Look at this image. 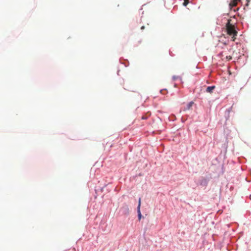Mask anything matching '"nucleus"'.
I'll list each match as a JSON object with an SVG mask.
<instances>
[{
	"mask_svg": "<svg viewBox=\"0 0 251 251\" xmlns=\"http://www.w3.org/2000/svg\"><path fill=\"white\" fill-rule=\"evenodd\" d=\"M141 198H140L139 199V201H138V204L137 208L140 209V208H141Z\"/></svg>",
	"mask_w": 251,
	"mask_h": 251,
	"instance_id": "obj_9",
	"label": "nucleus"
},
{
	"mask_svg": "<svg viewBox=\"0 0 251 251\" xmlns=\"http://www.w3.org/2000/svg\"><path fill=\"white\" fill-rule=\"evenodd\" d=\"M145 28V26H142L141 27V29L142 30L144 29Z\"/></svg>",
	"mask_w": 251,
	"mask_h": 251,
	"instance_id": "obj_13",
	"label": "nucleus"
},
{
	"mask_svg": "<svg viewBox=\"0 0 251 251\" xmlns=\"http://www.w3.org/2000/svg\"><path fill=\"white\" fill-rule=\"evenodd\" d=\"M248 2H249V1H248ZM247 5H248V3H247Z\"/></svg>",
	"mask_w": 251,
	"mask_h": 251,
	"instance_id": "obj_19",
	"label": "nucleus"
},
{
	"mask_svg": "<svg viewBox=\"0 0 251 251\" xmlns=\"http://www.w3.org/2000/svg\"><path fill=\"white\" fill-rule=\"evenodd\" d=\"M160 93L163 94V95H165L166 93H167V91L166 89H161L160 90Z\"/></svg>",
	"mask_w": 251,
	"mask_h": 251,
	"instance_id": "obj_8",
	"label": "nucleus"
},
{
	"mask_svg": "<svg viewBox=\"0 0 251 251\" xmlns=\"http://www.w3.org/2000/svg\"><path fill=\"white\" fill-rule=\"evenodd\" d=\"M176 84H174V87H176Z\"/></svg>",
	"mask_w": 251,
	"mask_h": 251,
	"instance_id": "obj_17",
	"label": "nucleus"
},
{
	"mask_svg": "<svg viewBox=\"0 0 251 251\" xmlns=\"http://www.w3.org/2000/svg\"><path fill=\"white\" fill-rule=\"evenodd\" d=\"M215 86L214 85L211 86H208L206 89V92L207 93H212V91L215 89Z\"/></svg>",
	"mask_w": 251,
	"mask_h": 251,
	"instance_id": "obj_4",
	"label": "nucleus"
},
{
	"mask_svg": "<svg viewBox=\"0 0 251 251\" xmlns=\"http://www.w3.org/2000/svg\"><path fill=\"white\" fill-rule=\"evenodd\" d=\"M194 104V102L193 101L189 102L186 105V107L185 108L186 110H189L191 108V107L192 106L193 104Z\"/></svg>",
	"mask_w": 251,
	"mask_h": 251,
	"instance_id": "obj_7",
	"label": "nucleus"
},
{
	"mask_svg": "<svg viewBox=\"0 0 251 251\" xmlns=\"http://www.w3.org/2000/svg\"><path fill=\"white\" fill-rule=\"evenodd\" d=\"M173 79H174V81H175V80H178L180 82V83H183L181 77L179 76H175V75H174Z\"/></svg>",
	"mask_w": 251,
	"mask_h": 251,
	"instance_id": "obj_5",
	"label": "nucleus"
},
{
	"mask_svg": "<svg viewBox=\"0 0 251 251\" xmlns=\"http://www.w3.org/2000/svg\"><path fill=\"white\" fill-rule=\"evenodd\" d=\"M142 119L143 120H146L147 119V118L146 117H145V116H143L142 118Z\"/></svg>",
	"mask_w": 251,
	"mask_h": 251,
	"instance_id": "obj_11",
	"label": "nucleus"
},
{
	"mask_svg": "<svg viewBox=\"0 0 251 251\" xmlns=\"http://www.w3.org/2000/svg\"><path fill=\"white\" fill-rule=\"evenodd\" d=\"M106 185H107L106 184H105V185H104V186H103L102 188H101V191H102V190H103V188H104V187L106 186Z\"/></svg>",
	"mask_w": 251,
	"mask_h": 251,
	"instance_id": "obj_15",
	"label": "nucleus"
},
{
	"mask_svg": "<svg viewBox=\"0 0 251 251\" xmlns=\"http://www.w3.org/2000/svg\"><path fill=\"white\" fill-rule=\"evenodd\" d=\"M188 3V1H187L186 0H184V1L183 3V5L184 6H186Z\"/></svg>",
	"mask_w": 251,
	"mask_h": 251,
	"instance_id": "obj_10",
	"label": "nucleus"
},
{
	"mask_svg": "<svg viewBox=\"0 0 251 251\" xmlns=\"http://www.w3.org/2000/svg\"><path fill=\"white\" fill-rule=\"evenodd\" d=\"M137 210L138 218L139 220H140L141 219V218H142V217L140 209L137 208Z\"/></svg>",
	"mask_w": 251,
	"mask_h": 251,
	"instance_id": "obj_6",
	"label": "nucleus"
},
{
	"mask_svg": "<svg viewBox=\"0 0 251 251\" xmlns=\"http://www.w3.org/2000/svg\"><path fill=\"white\" fill-rule=\"evenodd\" d=\"M229 59H231V57L229 56Z\"/></svg>",
	"mask_w": 251,
	"mask_h": 251,
	"instance_id": "obj_18",
	"label": "nucleus"
},
{
	"mask_svg": "<svg viewBox=\"0 0 251 251\" xmlns=\"http://www.w3.org/2000/svg\"><path fill=\"white\" fill-rule=\"evenodd\" d=\"M237 3V0H232L229 3V7L231 8L232 7L235 6Z\"/></svg>",
	"mask_w": 251,
	"mask_h": 251,
	"instance_id": "obj_3",
	"label": "nucleus"
},
{
	"mask_svg": "<svg viewBox=\"0 0 251 251\" xmlns=\"http://www.w3.org/2000/svg\"><path fill=\"white\" fill-rule=\"evenodd\" d=\"M122 63L123 64V63ZM123 64L125 65V67H127L128 66V64L127 65L125 63H123Z\"/></svg>",
	"mask_w": 251,
	"mask_h": 251,
	"instance_id": "obj_14",
	"label": "nucleus"
},
{
	"mask_svg": "<svg viewBox=\"0 0 251 251\" xmlns=\"http://www.w3.org/2000/svg\"><path fill=\"white\" fill-rule=\"evenodd\" d=\"M120 214L122 215L128 216L129 215V208L126 203L123 204L119 210Z\"/></svg>",
	"mask_w": 251,
	"mask_h": 251,
	"instance_id": "obj_1",
	"label": "nucleus"
},
{
	"mask_svg": "<svg viewBox=\"0 0 251 251\" xmlns=\"http://www.w3.org/2000/svg\"><path fill=\"white\" fill-rule=\"evenodd\" d=\"M227 32L228 34H229V35L232 36V38L233 37L236 36L237 33V31L232 26L227 27Z\"/></svg>",
	"mask_w": 251,
	"mask_h": 251,
	"instance_id": "obj_2",
	"label": "nucleus"
},
{
	"mask_svg": "<svg viewBox=\"0 0 251 251\" xmlns=\"http://www.w3.org/2000/svg\"><path fill=\"white\" fill-rule=\"evenodd\" d=\"M169 54H170V55H171V56L172 55V51H171V50H169Z\"/></svg>",
	"mask_w": 251,
	"mask_h": 251,
	"instance_id": "obj_12",
	"label": "nucleus"
},
{
	"mask_svg": "<svg viewBox=\"0 0 251 251\" xmlns=\"http://www.w3.org/2000/svg\"><path fill=\"white\" fill-rule=\"evenodd\" d=\"M119 72H120V70H118V71H117V75H119Z\"/></svg>",
	"mask_w": 251,
	"mask_h": 251,
	"instance_id": "obj_16",
	"label": "nucleus"
}]
</instances>
